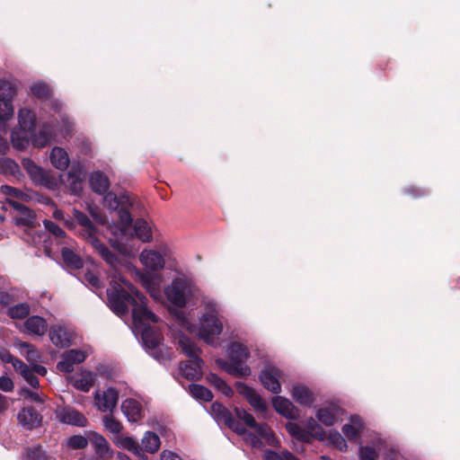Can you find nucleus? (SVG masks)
I'll return each instance as SVG.
<instances>
[{"label": "nucleus", "instance_id": "obj_53", "mask_svg": "<svg viewBox=\"0 0 460 460\" xmlns=\"http://www.w3.org/2000/svg\"><path fill=\"white\" fill-rule=\"evenodd\" d=\"M69 179H77V180H84L85 178V169L79 163H74L71 165V168L68 172Z\"/></svg>", "mask_w": 460, "mask_h": 460}, {"label": "nucleus", "instance_id": "obj_24", "mask_svg": "<svg viewBox=\"0 0 460 460\" xmlns=\"http://www.w3.org/2000/svg\"><path fill=\"white\" fill-rule=\"evenodd\" d=\"M18 121L21 131L23 134H27L28 132H31L36 126V117L35 114L26 109L22 108L19 110L18 112Z\"/></svg>", "mask_w": 460, "mask_h": 460}, {"label": "nucleus", "instance_id": "obj_56", "mask_svg": "<svg viewBox=\"0 0 460 460\" xmlns=\"http://www.w3.org/2000/svg\"><path fill=\"white\" fill-rule=\"evenodd\" d=\"M378 454L369 446L361 447L359 449V460H376Z\"/></svg>", "mask_w": 460, "mask_h": 460}, {"label": "nucleus", "instance_id": "obj_25", "mask_svg": "<svg viewBox=\"0 0 460 460\" xmlns=\"http://www.w3.org/2000/svg\"><path fill=\"white\" fill-rule=\"evenodd\" d=\"M22 165L30 174V176L39 183L42 185H47L48 175L42 168L38 166L32 160L24 159L22 161Z\"/></svg>", "mask_w": 460, "mask_h": 460}, {"label": "nucleus", "instance_id": "obj_16", "mask_svg": "<svg viewBox=\"0 0 460 460\" xmlns=\"http://www.w3.org/2000/svg\"><path fill=\"white\" fill-rule=\"evenodd\" d=\"M141 339L147 349L154 350L153 355L155 358H158L157 351L155 350L159 346L162 337L161 333L150 325L145 326L142 329Z\"/></svg>", "mask_w": 460, "mask_h": 460}, {"label": "nucleus", "instance_id": "obj_36", "mask_svg": "<svg viewBox=\"0 0 460 460\" xmlns=\"http://www.w3.org/2000/svg\"><path fill=\"white\" fill-rule=\"evenodd\" d=\"M0 172L16 177L20 174V167L14 160L3 157L0 159Z\"/></svg>", "mask_w": 460, "mask_h": 460}, {"label": "nucleus", "instance_id": "obj_7", "mask_svg": "<svg viewBox=\"0 0 460 460\" xmlns=\"http://www.w3.org/2000/svg\"><path fill=\"white\" fill-rule=\"evenodd\" d=\"M281 376V370L274 366L263 368L259 375L260 381L264 388L276 394L281 392V385L279 383Z\"/></svg>", "mask_w": 460, "mask_h": 460}, {"label": "nucleus", "instance_id": "obj_41", "mask_svg": "<svg viewBox=\"0 0 460 460\" xmlns=\"http://www.w3.org/2000/svg\"><path fill=\"white\" fill-rule=\"evenodd\" d=\"M16 94L15 85L4 79H0V98H6L8 100H13V97Z\"/></svg>", "mask_w": 460, "mask_h": 460}, {"label": "nucleus", "instance_id": "obj_37", "mask_svg": "<svg viewBox=\"0 0 460 460\" xmlns=\"http://www.w3.org/2000/svg\"><path fill=\"white\" fill-rule=\"evenodd\" d=\"M12 319H23L30 314V305L27 303H20L10 306L7 312Z\"/></svg>", "mask_w": 460, "mask_h": 460}, {"label": "nucleus", "instance_id": "obj_40", "mask_svg": "<svg viewBox=\"0 0 460 460\" xmlns=\"http://www.w3.org/2000/svg\"><path fill=\"white\" fill-rule=\"evenodd\" d=\"M119 446L132 452L137 456L141 455L142 448L139 444L130 437H121L119 438Z\"/></svg>", "mask_w": 460, "mask_h": 460}, {"label": "nucleus", "instance_id": "obj_23", "mask_svg": "<svg viewBox=\"0 0 460 460\" xmlns=\"http://www.w3.org/2000/svg\"><path fill=\"white\" fill-rule=\"evenodd\" d=\"M31 137L32 144L37 147H44L50 143L53 136V130L49 125H44L38 133L35 128L31 132H28Z\"/></svg>", "mask_w": 460, "mask_h": 460}, {"label": "nucleus", "instance_id": "obj_10", "mask_svg": "<svg viewBox=\"0 0 460 460\" xmlns=\"http://www.w3.org/2000/svg\"><path fill=\"white\" fill-rule=\"evenodd\" d=\"M17 420L23 429L32 430L41 425L42 416L33 407L28 406L19 411Z\"/></svg>", "mask_w": 460, "mask_h": 460}, {"label": "nucleus", "instance_id": "obj_31", "mask_svg": "<svg viewBox=\"0 0 460 460\" xmlns=\"http://www.w3.org/2000/svg\"><path fill=\"white\" fill-rule=\"evenodd\" d=\"M143 449L150 454L156 453L161 446L159 436L153 431H146L141 440Z\"/></svg>", "mask_w": 460, "mask_h": 460}, {"label": "nucleus", "instance_id": "obj_45", "mask_svg": "<svg viewBox=\"0 0 460 460\" xmlns=\"http://www.w3.org/2000/svg\"><path fill=\"white\" fill-rule=\"evenodd\" d=\"M234 413H235V416L240 420H243V423L246 426H248L249 428L257 426V422H256L255 419L253 418V416L250 412L245 411L244 409L235 407Z\"/></svg>", "mask_w": 460, "mask_h": 460}, {"label": "nucleus", "instance_id": "obj_15", "mask_svg": "<svg viewBox=\"0 0 460 460\" xmlns=\"http://www.w3.org/2000/svg\"><path fill=\"white\" fill-rule=\"evenodd\" d=\"M202 366L203 360L200 358H189L188 361L181 363L180 369L186 379L192 381L201 377Z\"/></svg>", "mask_w": 460, "mask_h": 460}, {"label": "nucleus", "instance_id": "obj_52", "mask_svg": "<svg viewBox=\"0 0 460 460\" xmlns=\"http://www.w3.org/2000/svg\"><path fill=\"white\" fill-rule=\"evenodd\" d=\"M267 460H299L292 453L288 450H283L279 453L269 451L267 453Z\"/></svg>", "mask_w": 460, "mask_h": 460}, {"label": "nucleus", "instance_id": "obj_58", "mask_svg": "<svg viewBox=\"0 0 460 460\" xmlns=\"http://www.w3.org/2000/svg\"><path fill=\"white\" fill-rule=\"evenodd\" d=\"M84 180L69 179L68 185L72 194L80 196L83 191V182Z\"/></svg>", "mask_w": 460, "mask_h": 460}, {"label": "nucleus", "instance_id": "obj_20", "mask_svg": "<svg viewBox=\"0 0 460 460\" xmlns=\"http://www.w3.org/2000/svg\"><path fill=\"white\" fill-rule=\"evenodd\" d=\"M49 339L54 345L66 348L71 345V334L62 326H54L49 330Z\"/></svg>", "mask_w": 460, "mask_h": 460}, {"label": "nucleus", "instance_id": "obj_51", "mask_svg": "<svg viewBox=\"0 0 460 460\" xmlns=\"http://www.w3.org/2000/svg\"><path fill=\"white\" fill-rule=\"evenodd\" d=\"M329 440L339 450L346 451L347 443L344 438L336 430L331 431L329 434Z\"/></svg>", "mask_w": 460, "mask_h": 460}, {"label": "nucleus", "instance_id": "obj_47", "mask_svg": "<svg viewBox=\"0 0 460 460\" xmlns=\"http://www.w3.org/2000/svg\"><path fill=\"white\" fill-rule=\"evenodd\" d=\"M82 281L85 285L90 286L91 288L95 289H99L102 288V282L99 277L91 270H87L84 273Z\"/></svg>", "mask_w": 460, "mask_h": 460}, {"label": "nucleus", "instance_id": "obj_46", "mask_svg": "<svg viewBox=\"0 0 460 460\" xmlns=\"http://www.w3.org/2000/svg\"><path fill=\"white\" fill-rule=\"evenodd\" d=\"M64 358H67L72 364H80L86 358V354L81 349H69L65 352Z\"/></svg>", "mask_w": 460, "mask_h": 460}, {"label": "nucleus", "instance_id": "obj_63", "mask_svg": "<svg viewBox=\"0 0 460 460\" xmlns=\"http://www.w3.org/2000/svg\"><path fill=\"white\" fill-rule=\"evenodd\" d=\"M22 377L26 380V382L33 388L37 389L40 386L39 379L34 375L31 369L29 370L26 374L22 375Z\"/></svg>", "mask_w": 460, "mask_h": 460}, {"label": "nucleus", "instance_id": "obj_26", "mask_svg": "<svg viewBox=\"0 0 460 460\" xmlns=\"http://www.w3.org/2000/svg\"><path fill=\"white\" fill-rule=\"evenodd\" d=\"M90 244L109 265L116 266L119 261L118 257L99 238L93 239Z\"/></svg>", "mask_w": 460, "mask_h": 460}, {"label": "nucleus", "instance_id": "obj_62", "mask_svg": "<svg viewBox=\"0 0 460 460\" xmlns=\"http://www.w3.org/2000/svg\"><path fill=\"white\" fill-rule=\"evenodd\" d=\"M57 368L63 373L68 374L74 371V364L64 358V360L58 362Z\"/></svg>", "mask_w": 460, "mask_h": 460}, {"label": "nucleus", "instance_id": "obj_27", "mask_svg": "<svg viewBox=\"0 0 460 460\" xmlns=\"http://www.w3.org/2000/svg\"><path fill=\"white\" fill-rule=\"evenodd\" d=\"M50 162L58 170H66L69 165V157L65 149L56 146L50 152Z\"/></svg>", "mask_w": 460, "mask_h": 460}, {"label": "nucleus", "instance_id": "obj_6", "mask_svg": "<svg viewBox=\"0 0 460 460\" xmlns=\"http://www.w3.org/2000/svg\"><path fill=\"white\" fill-rule=\"evenodd\" d=\"M211 410L215 417L218 420L223 421L225 425L231 429L234 432L238 435H244L246 433V429L240 423L239 420L234 419L232 412L225 405L216 402L212 403Z\"/></svg>", "mask_w": 460, "mask_h": 460}, {"label": "nucleus", "instance_id": "obj_29", "mask_svg": "<svg viewBox=\"0 0 460 460\" xmlns=\"http://www.w3.org/2000/svg\"><path fill=\"white\" fill-rule=\"evenodd\" d=\"M61 256L67 268L79 270L84 266V261L81 257L70 248L63 247L61 250Z\"/></svg>", "mask_w": 460, "mask_h": 460}, {"label": "nucleus", "instance_id": "obj_55", "mask_svg": "<svg viewBox=\"0 0 460 460\" xmlns=\"http://www.w3.org/2000/svg\"><path fill=\"white\" fill-rule=\"evenodd\" d=\"M247 401L257 411L263 412L267 410L266 402L257 393H254Z\"/></svg>", "mask_w": 460, "mask_h": 460}, {"label": "nucleus", "instance_id": "obj_14", "mask_svg": "<svg viewBox=\"0 0 460 460\" xmlns=\"http://www.w3.org/2000/svg\"><path fill=\"white\" fill-rule=\"evenodd\" d=\"M58 420L65 424L76 427H85L87 419L83 413L72 408H64L58 412Z\"/></svg>", "mask_w": 460, "mask_h": 460}, {"label": "nucleus", "instance_id": "obj_9", "mask_svg": "<svg viewBox=\"0 0 460 460\" xmlns=\"http://www.w3.org/2000/svg\"><path fill=\"white\" fill-rule=\"evenodd\" d=\"M119 400V392L114 387H109L101 394L96 392L94 395L95 403L101 411H112Z\"/></svg>", "mask_w": 460, "mask_h": 460}, {"label": "nucleus", "instance_id": "obj_30", "mask_svg": "<svg viewBox=\"0 0 460 460\" xmlns=\"http://www.w3.org/2000/svg\"><path fill=\"white\" fill-rule=\"evenodd\" d=\"M179 347L181 348V351L190 359H193L195 358H200L199 354L201 353V349L197 347L195 342L191 341L189 337L186 335H182L179 339Z\"/></svg>", "mask_w": 460, "mask_h": 460}, {"label": "nucleus", "instance_id": "obj_48", "mask_svg": "<svg viewBox=\"0 0 460 460\" xmlns=\"http://www.w3.org/2000/svg\"><path fill=\"white\" fill-rule=\"evenodd\" d=\"M19 346L22 351L25 353L28 361H36L40 358L39 352L34 345L28 342H22Z\"/></svg>", "mask_w": 460, "mask_h": 460}, {"label": "nucleus", "instance_id": "obj_11", "mask_svg": "<svg viewBox=\"0 0 460 460\" xmlns=\"http://www.w3.org/2000/svg\"><path fill=\"white\" fill-rule=\"evenodd\" d=\"M12 208L16 211L14 216V223L19 226H33L35 223V214L28 207L23 204L10 200Z\"/></svg>", "mask_w": 460, "mask_h": 460}, {"label": "nucleus", "instance_id": "obj_61", "mask_svg": "<svg viewBox=\"0 0 460 460\" xmlns=\"http://www.w3.org/2000/svg\"><path fill=\"white\" fill-rule=\"evenodd\" d=\"M1 191L7 197L20 198L22 196V191L9 185H2Z\"/></svg>", "mask_w": 460, "mask_h": 460}, {"label": "nucleus", "instance_id": "obj_43", "mask_svg": "<svg viewBox=\"0 0 460 460\" xmlns=\"http://www.w3.org/2000/svg\"><path fill=\"white\" fill-rule=\"evenodd\" d=\"M89 438L82 435H73L67 438L66 445L71 449H84L88 445Z\"/></svg>", "mask_w": 460, "mask_h": 460}, {"label": "nucleus", "instance_id": "obj_17", "mask_svg": "<svg viewBox=\"0 0 460 460\" xmlns=\"http://www.w3.org/2000/svg\"><path fill=\"white\" fill-rule=\"evenodd\" d=\"M121 411L128 421L137 422L142 418V406L135 399H126L121 403Z\"/></svg>", "mask_w": 460, "mask_h": 460}, {"label": "nucleus", "instance_id": "obj_13", "mask_svg": "<svg viewBox=\"0 0 460 460\" xmlns=\"http://www.w3.org/2000/svg\"><path fill=\"white\" fill-rule=\"evenodd\" d=\"M89 184L92 190L99 195L105 197L111 192L109 191L111 186L110 180L108 176L101 171H95L90 174Z\"/></svg>", "mask_w": 460, "mask_h": 460}, {"label": "nucleus", "instance_id": "obj_19", "mask_svg": "<svg viewBox=\"0 0 460 460\" xmlns=\"http://www.w3.org/2000/svg\"><path fill=\"white\" fill-rule=\"evenodd\" d=\"M141 262L151 270H158L164 268V257L158 252L145 250L140 254Z\"/></svg>", "mask_w": 460, "mask_h": 460}, {"label": "nucleus", "instance_id": "obj_49", "mask_svg": "<svg viewBox=\"0 0 460 460\" xmlns=\"http://www.w3.org/2000/svg\"><path fill=\"white\" fill-rule=\"evenodd\" d=\"M22 135V131L21 132ZM29 137L30 134H24V136H20V133L13 132L12 133V143L13 146L20 150H22L27 147L29 144Z\"/></svg>", "mask_w": 460, "mask_h": 460}, {"label": "nucleus", "instance_id": "obj_59", "mask_svg": "<svg viewBox=\"0 0 460 460\" xmlns=\"http://www.w3.org/2000/svg\"><path fill=\"white\" fill-rule=\"evenodd\" d=\"M235 388L237 392L243 395L247 400L254 394L256 393L252 387L248 386L243 382H236L235 383Z\"/></svg>", "mask_w": 460, "mask_h": 460}, {"label": "nucleus", "instance_id": "obj_2", "mask_svg": "<svg viewBox=\"0 0 460 460\" xmlns=\"http://www.w3.org/2000/svg\"><path fill=\"white\" fill-rule=\"evenodd\" d=\"M250 357L248 348L240 342H231L228 347L227 359H217V365L229 375L243 377L251 375L252 370L246 365Z\"/></svg>", "mask_w": 460, "mask_h": 460}, {"label": "nucleus", "instance_id": "obj_28", "mask_svg": "<svg viewBox=\"0 0 460 460\" xmlns=\"http://www.w3.org/2000/svg\"><path fill=\"white\" fill-rule=\"evenodd\" d=\"M88 438L94 447L95 453L100 456H105L109 453L110 444L108 440L97 432H90Z\"/></svg>", "mask_w": 460, "mask_h": 460}, {"label": "nucleus", "instance_id": "obj_33", "mask_svg": "<svg viewBox=\"0 0 460 460\" xmlns=\"http://www.w3.org/2000/svg\"><path fill=\"white\" fill-rule=\"evenodd\" d=\"M351 424L342 426L343 434L350 440H356L359 437L361 428V420L358 416H353L350 419Z\"/></svg>", "mask_w": 460, "mask_h": 460}, {"label": "nucleus", "instance_id": "obj_50", "mask_svg": "<svg viewBox=\"0 0 460 460\" xmlns=\"http://www.w3.org/2000/svg\"><path fill=\"white\" fill-rule=\"evenodd\" d=\"M25 460H47L46 453L40 446L29 447L26 451Z\"/></svg>", "mask_w": 460, "mask_h": 460}, {"label": "nucleus", "instance_id": "obj_3", "mask_svg": "<svg viewBox=\"0 0 460 460\" xmlns=\"http://www.w3.org/2000/svg\"><path fill=\"white\" fill-rule=\"evenodd\" d=\"M199 337L206 343L213 344L215 338L223 331V323L215 302L206 303L205 312L199 318Z\"/></svg>", "mask_w": 460, "mask_h": 460}, {"label": "nucleus", "instance_id": "obj_5", "mask_svg": "<svg viewBox=\"0 0 460 460\" xmlns=\"http://www.w3.org/2000/svg\"><path fill=\"white\" fill-rule=\"evenodd\" d=\"M164 293L170 303L181 308L192 294L191 283L185 278H176L164 289Z\"/></svg>", "mask_w": 460, "mask_h": 460}, {"label": "nucleus", "instance_id": "obj_57", "mask_svg": "<svg viewBox=\"0 0 460 460\" xmlns=\"http://www.w3.org/2000/svg\"><path fill=\"white\" fill-rule=\"evenodd\" d=\"M44 226L49 233L57 237H64L66 234L65 231L58 224L51 220H45Z\"/></svg>", "mask_w": 460, "mask_h": 460}, {"label": "nucleus", "instance_id": "obj_18", "mask_svg": "<svg viewBox=\"0 0 460 460\" xmlns=\"http://www.w3.org/2000/svg\"><path fill=\"white\" fill-rule=\"evenodd\" d=\"M272 405L275 411L283 417L290 420L296 418L297 410L288 399L282 396H276L272 399Z\"/></svg>", "mask_w": 460, "mask_h": 460}, {"label": "nucleus", "instance_id": "obj_64", "mask_svg": "<svg viewBox=\"0 0 460 460\" xmlns=\"http://www.w3.org/2000/svg\"><path fill=\"white\" fill-rule=\"evenodd\" d=\"M0 389L4 392H11L13 389V380L5 376H0Z\"/></svg>", "mask_w": 460, "mask_h": 460}, {"label": "nucleus", "instance_id": "obj_38", "mask_svg": "<svg viewBox=\"0 0 460 460\" xmlns=\"http://www.w3.org/2000/svg\"><path fill=\"white\" fill-rule=\"evenodd\" d=\"M31 92L35 97L41 100H49L52 96L49 86L42 82L36 83L31 85Z\"/></svg>", "mask_w": 460, "mask_h": 460}, {"label": "nucleus", "instance_id": "obj_39", "mask_svg": "<svg viewBox=\"0 0 460 460\" xmlns=\"http://www.w3.org/2000/svg\"><path fill=\"white\" fill-rule=\"evenodd\" d=\"M102 422L105 429L112 434H119L123 429L122 424L111 414L104 415L102 418Z\"/></svg>", "mask_w": 460, "mask_h": 460}, {"label": "nucleus", "instance_id": "obj_60", "mask_svg": "<svg viewBox=\"0 0 460 460\" xmlns=\"http://www.w3.org/2000/svg\"><path fill=\"white\" fill-rule=\"evenodd\" d=\"M405 193L413 197V198H420L426 196L429 191L426 189L420 188L417 186H409L405 189Z\"/></svg>", "mask_w": 460, "mask_h": 460}, {"label": "nucleus", "instance_id": "obj_42", "mask_svg": "<svg viewBox=\"0 0 460 460\" xmlns=\"http://www.w3.org/2000/svg\"><path fill=\"white\" fill-rule=\"evenodd\" d=\"M13 115L12 100L0 98V119L8 120Z\"/></svg>", "mask_w": 460, "mask_h": 460}, {"label": "nucleus", "instance_id": "obj_35", "mask_svg": "<svg viewBox=\"0 0 460 460\" xmlns=\"http://www.w3.org/2000/svg\"><path fill=\"white\" fill-rule=\"evenodd\" d=\"M189 389L191 395L198 400L210 402L213 399V394L211 391L201 385L191 384L190 385Z\"/></svg>", "mask_w": 460, "mask_h": 460}, {"label": "nucleus", "instance_id": "obj_34", "mask_svg": "<svg viewBox=\"0 0 460 460\" xmlns=\"http://www.w3.org/2000/svg\"><path fill=\"white\" fill-rule=\"evenodd\" d=\"M134 231L136 235L143 242H150L152 240L151 228L148 223L140 218L137 219L134 226Z\"/></svg>", "mask_w": 460, "mask_h": 460}, {"label": "nucleus", "instance_id": "obj_4", "mask_svg": "<svg viewBox=\"0 0 460 460\" xmlns=\"http://www.w3.org/2000/svg\"><path fill=\"white\" fill-rule=\"evenodd\" d=\"M103 204L111 210H117L119 221L126 227L131 226L133 218L129 208L133 206V200L128 194L117 196L113 192L103 197Z\"/></svg>", "mask_w": 460, "mask_h": 460}, {"label": "nucleus", "instance_id": "obj_1", "mask_svg": "<svg viewBox=\"0 0 460 460\" xmlns=\"http://www.w3.org/2000/svg\"><path fill=\"white\" fill-rule=\"evenodd\" d=\"M119 280L128 289L122 288L117 282L111 281V288L107 289V296L111 309L119 316L128 312V305L132 306V317L136 325H150L157 323L158 317L146 306L147 298L135 286L120 278Z\"/></svg>", "mask_w": 460, "mask_h": 460}, {"label": "nucleus", "instance_id": "obj_8", "mask_svg": "<svg viewBox=\"0 0 460 460\" xmlns=\"http://www.w3.org/2000/svg\"><path fill=\"white\" fill-rule=\"evenodd\" d=\"M72 215L76 224L81 227L79 234L82 237H84L89 243L93 242V239L98 238V230L85 213L76 208H73Z\"/></svg>", "mask_w": 460, "mask_h": 460}, {"label": "nucleus", "instance_id": "obj_22", "mask_svg": "<svg viewBox=\"0 0 460 460\" xmlns=\"http://www.w3.org/2000/svg\"><path fill=\"white\" fill-rule=\"evenodd\" d=\"M291 395L299 404L310 406L314 402V395L310 389L301 384L295 385L292 387Z\"/></svg>", "mask_w": 460, "mask_h": 460}, {"label": "nucleus", "instance_id": "obj_21", "mask_svg": "<svg viewBox=\"0 0 460 460\" xmlns=\"http://www.w3.org/2000/svg\"><path fill=\"white\" fill-rule=\"evenodd\" d=\"M24 328L31 334L42 336L47 332L48 324L43 317L32 315L24 322Z\"/></svg>", "mask_w": 460, "mask_h": 460}, {"label": "nucleus", "instance_id": "obj_44", "mask_svg": "<svg viewBox=\"0 0 460 460\" xmlns=\"http://www.w3.org/2000/svg\"><path fill=\"white\" fill-rule=\"evenodd\" d=\"M252 429H254L256 433L261 438H265L270 444H273L275 437L273 431L271 430L269 425L265 423H257V426L252 427Z\"/></svg>", "mask_w": 460, "mask_h": 460}, {"label": "nucleus", "instance_id": "obj_54", "mask_svg": "<svg viewBox=\"0 0 460 460\" xmlns=\"http://www.w3.org/2000/svg\"><path fill=\"white\" fill-rule=\"evenodd\" d=\"M306 427L310 433L314 434L316 438L319 439H323L324 430L316 422V420L313 418H310L306 421Z\"/></svg>", "mask_w": 460, "mask_h": 460}, {"label": "nucleus", "instance_id": "obj_12", "mask_svg": "<svg viewBox=\"0 0 460 460\" xmlns=\"http://www.w3.org/2000/svg\"><path fill=\"white\" fill-rule=\"evenodd\" d=\"M343 412V409L339 405L331 403L320 408L316 412V418L324 426L331 427L341 417Z\"/></svg>", "mask_w": 460, "mask_h": 460}, {"label": "nucleus", "instance_id": "obj_32", "mask_svg": "<svg viewBox=\"0 0 460 460\" xmlns=\"http://www.w3.org/2000/svg\"><path fill=\"white\" fill-rule=\"evenodd\" d=\"M96 378V374L92 371H84L80 377L74 382V386L81 391L87 393L93 387Z\"/></svg>", "mask_w": 460, "mask_h": 460}]
</instances>
